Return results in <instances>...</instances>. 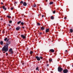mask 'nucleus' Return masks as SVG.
I'll use <instances>...</instances> for the list:
<instances>
[{
  "mask_svg": "<svg viewBox=\"0 0 73 73\" xmlns=\"http://www.w3.org/2000/svg\"><path fill=\"white\" fill-rule=\"evenodd\" d=\"M64 19H65V20H66V17H64Z\"/></svg>",
  "mask_w": 73,
  "mask_h": 73,
  "instance_id": "obj_34",
  "label": "nucleus"
},
{
  "mask_svg": "<svg viewBox=\"0 0 73 73\" xmlns=\"http://www.w3.org/2000/svg\"><path fill=\"white\" fill-rule=\"evenodd\" d=\"M70 33H72L73 32V29H70Z\"/></svg>",
  "mask_w": 73,
  "mask_h": 73,
  "instance_id": "obj_12",
  "label": "nucleus"
},
{
  "mask_svg": "<svg viewBox=\"0 0 73 73\" xmlns=\"http://www.w3.org/2000/svg\"><path fill=\"white\" fill-rule=\"evenodd\" d=\"M60 0H59V1H60Z\"/></svg>",
  "mask_w": 73,
  "mask_h": 73,
  "instance_id": "obj_50",
  "label": "nucleus"
},
{
  "mask_svg": "<svg viewBox=\"0 0 73 73\" xmlns=\"http://www.w3.org/2000/svg\"><path fill=\"white\" fill-rule=\"evenodd\" d=\"M9 30H11V29H9Z\"/></svg>",
  "mask_w": 73,
  "mask_h": 73,
  "instance_id": "obj_46",
  "label": "nucleus"
},
{
  "mask_svg": "<svg viewBox=\"0 0 73 73\" xmlns=\"http://www.w3.org/2000/svg\"><path fill=\"white\" fill-rule=\"evenodd\" d=\"M2 8L3 9H4V10H7V8H5V6H2Z\"/></svg>",
  "mask_w": 73,
  "mask_h": 73,
  "instance_id": "obj_10",
  "label": "nucleus"
},
{
  "mask_svg": "<svg viewBox=\"0 0 73 73\" xmlns=\"http://www.w3.org/2000/svg\"><path fill=\"white\" fill-rule=\"evenodd\" d=\"M6 56H8V54L7 53H6Z\"/></svg>",
  "mask_w": 73,
  "mask_h": 73,
  "instance_id": "obj_33",
  "label": "nucleus"
},
{
  "mask_svg": "<svg viewBox=\"0 0 73 73\" xmlns=\"http://www.w3.org/2000/svg\"><path fill=\"white\" fill-rule=\"evenodd\" d=\"M58 72H62V71L63 70V69L62 68L60 67H59L58 68Z\"/></svg>",
  "mask_w": 73,
  "mask_h": 73,
  "instance_id": "obj_2",
  "label": "nucleus"
},
{
  "mask_svg": "<svg viewBox=\"0 0 73 73\" xmlns=\"http://www.w3.org/2000/svg\"><path fill=\"white\" fill-rule=\"evenodd\" d=\"M22 28H23V29H24V27H23Z\"/></svg>",
  "mask_w": 73,
  "mask_h": 73,
  "instance_id": "obj_42",
  "label": "nucleus"
},
{
  "mask_svg": "<svg viewBox=\"0 0 73 73\" xmlns=\"http://www.w3.org/2000/svg\"><path fill=\"white\" fill-rule=\"evenodd\" d=\"M11 28L10 29L11 30Z\"/></svg>",
  "mask_w": 73,
  "mask_h": 73,
  "instance_id": "obj_48",
  "label": "nucleus"
},
{
  "mask_svg": "<svg viewBox=\"0 0 73 73\" xmlns=\"http://www.w3.org/2000/svg\"><path fill=\"white\" fill-rule=\"evenodd\" d=\"M7 17L8 18H9V19H11V17L10 16H7Z\"/></svg>",
  "mask_w": 73,
  "mask_h": 73,
  "instance_id": "obj_20",
  "label": "nucleus"
},
{
  "mask_svg": "<svg viewBox=\"0 0 73 73\" xmlns=\"http://www.w3.org/2000/svg\"><path fill=\"white\" fill-rule=\"evenodd\" d=\"M36 58L37 61H40V57L37 56L36 57Z\"/></svg>",
  "mask_w": 73,
  "mask_h": 73,
  "instance_id": "obj_6",
  "label": "nucleus"
},
{
  "mask_svg": "<svg viewBox=\"0 0 73 73\" xmlns=\"http://www.w3.org/2000/svg\"><path fill=\"white\" fill-rule=\"evenodd\" d=\"M38 71H39V69L38 70Z\"/></svg>",
  "mask_w": 73,
  "mask_h": 73,
  "instance_id": "obj_47",
  "label": "nucleus"
},
{
  "mask_svg": "<svg viewBox=\"0 0 73 73\" xmlns=\"http://www.w3.org/2000/svg\"><path fill=\"white\" fill-rule=\"evenodd\" d=\"M3 8V7H0V8Z\"/></svg>",
  "mask_w": 73,
  "mask_h": 73,
  "instance_id": "obj_43",
  "label": "nucleus"
},
{
  "mask_svg": "<svg viewBox=\"0 0 73 73\" xmlns=\"http://www.w3.org/2000/svg\"><path fill=\"white\" fill-rule=\"evenodd\" d=\"M21 37H22V38H23V39H25V38H26V36L24 35H21Z\"/></svg>",
  "mask_w": 73,
  "mask_h": 73,
  "instance_id": "obj_5",
  "label": "nucleus"
},
{
  "mask_svg": "<svg viewBox=\"0 0 73 73\" xmlns=\"http://www.w3.org/2000/svg\"><path fill=\"white\" fill-rule=\"evenodd\" d=\"M0 44L1 45H3V41H1L0 42Z\"/></svg>",
  "mask_w": 73,
  "mask_h": 73,
  "instance_id": "obj_13",
  "label": "nucleus"
},
{
  "mask_svg": "<svg viewBox=\"0 0 73 73\" xmlns=\"http://www.w3.org/2000/svg\"><path fill=\"white\" fill-rule=\"evenodd\" d=\"M3 33H5V32H4V31H3Z\"/></svg>",
  "mask_w": 73,
  "mask_h": 73,
  "instance_id": "obj_38",
  "label": "nucleus"
},
{
  "mask_svg": "<svg viewBox=\"0 0 73 73\" xmlns=\"http://www.w3.org/2000/svg\"><path fill=\"white\" fill-rule=\"evenodd\" d=\"M38 67H37L36 68V70H38Z\"/></svg>",
  "mask_w": 73,
  "mask_h": 73,
  "instance_id": "obj_30",
  "label": "nucleus"
},
{
  "mask_svg": "<svg viewBox=\"0 0 73 73\" xmlns=\"http://www.w3.org/2000/svg\"><path fill=\"white\" fill-rule=\"evenodd\" d=\"M11 44V41L7 42V43L3 47L2 49V50L3 53H5L8 50V45Z\"/></svg>",
  "mask_w": 73,
  "mask_h": 73,
  "instance_id": "obj_1",
  "label": "nucleus"
},
{
  "mask_svg": "<svg viewBox=\"0 0 73 73\" xmlns=\"http://www.w3.org/2000/svg\"><path fill=\"white\" fill-rule=\"evenodd\" d=\"M8 25L9 26V27H11V25L10 24H8Z\"/></svg>",
  "mask_w": 73,
  "mask_h": 73,
  "instance_id": "obj_35",
  "label": "nucleus"
},
{
  "mask_svg": "<svg viewBox=\"0 0 73 73\" xmlns=\"http://www.w3.org/2000/svg\"><path fill=\"white\" fill-rule=\"evenodd\" d=\"M65 52H68V50H65Z\"/></svg>",
  "mask_w": 73,
  "mask_h": 73,
  "instance_id": "obj_39",
  "label": "nucleus"
},
{
  "mask_svg": "<svg viewBox=\"0 0 73 73\" xmlns=\"http://www.w3.org/2000/svg\"><path fill=\"white\" fill-rule=\"evenodd\" d=\"M21 24L22 25H24V23L23 22H21Z\"/></svg>",
  "mask_w": 73,
  "mask_h": 73,
  "instance_id": "obj_22",
  "label": "nucleus"
},
{
  "mask_svg": "<svg viewBox=\"0 0 73 73\" xmlns=\"http://www.w3.org/2000/svg\"><path fill=\"white\" fill-rule=\"evenodd\" d=\"M23 4L24 6H27V3L25 2H24Z\"/></svg>",
  "mask_w": 73,
  "mask_h": 73,
  "instance_id": "obj_9",
  "label": "nucleus"
},
{
  "mask_svg": "<svg viewBox=\"0 0 73 73\" xmlns=\"http://www.w3.org/2000/svg\"><path fill=\"white\" fill-rule=\"evenodd\" d=\"M49 62H52V59L49 58Z\"/></svg>",
  "mask_w": 73,
  "mask_h": 73,
  "instance_id": "obj_16",
  "label": "nucleus"
},
{
  "mask_svg": "<svg viewBox=\"0 0 73 73\" xmlns=\"http://www.w3.org/2000/svg\"><path fill=\"white\" fill-rule=\"evenodd\" d=\"M17 2H15V4H17Z\"/></svg>",
  "mask_w": 73,
  "mask_h": 73,
  "instance_id": "obj_36",
  "label": "nucleus"
},
{
  "mask_svg": "<svg viewBox=\"0 0 73 73\" xmlns=\"http://www.w3.org/2000/svg\"><path fill=\"white\" fill-rule=\"evenodd\" d=\"M9 52L11 54H13V51L12 50V48H11L9 49Z\"/></svg>",
  "mask_w": 73,
  "mask_h": 73,
  "instance_id": "obj_3",
  "label": "nucleus"
},
{
  "mask_svg": "<svg viewBox=\"0 0 73 73\" xmlns=\"http://www.w3.org/2000/svg\"><path fill=\"white\" fill-rule=\"evenodd\" d=\"M41 30H44V27H41Z\"/></svg>",
  "mask_w": 73,
  "mask_h": 73,
  "instance_id": "obj_15",
  "label": "nucleus"
},
{
  "mask_svg": "<svg viewBox=\"0 0 73 73\" xmlns=\"http://www.w3.org/2000/svg\"><path fill=\"white\" fill-rule=\"evenodd\" d=\"M7 38L6 37L4 39V40L5 41H7Z\"/></svg>",
  "mask_w": 73,
  "mask_h": 73,
  "instance_id": "obj_19",
  "label": "nucleus"
},
{
  "mask_svg": "<svg viewBox=\"0 0 73 73\" xmlns=\"http://www.w3.org/2000/svg\"><path fill=\"white\" fill-rule=\"evenodd\" d=\"M53 13H54V14L55 13H56V11H53Z\"/></svg>",
  "mask_w": 73,
  "mask_h": 73,
  "instance_id": "obj_25",
  "label": "nucleus"
},
{
  "mask_svg": "<svg viewBox=\"0 0 73 73\" xmlns=\"http://www.w3.org/2000/svg\"><path fill=\"white\" fill-rule=\"evenodd\" d=\"M63 72L64 73H67L68 72V70L67 69L64 70H63Z\"/></svg>",
  "mask_w": 73,
  "mask_h": 73,
  "instance_id": "obj_4",
  "label": "nucleus"
},
{
  "mask_svg": "<svg viewBox=\"0 0 73 73\" xmlns=\"http://www.w3.org/2000/svg\"><path fill=\"white\" fill-rule=\"evenodd\" d=\"M44 17V15H42V17Z\"/></svg>",
  "mask_w": 73,
  "mask_h": 73,
  "instance_id": "obj_37",
  "label": "nucleus"
},
{
  "mask_svg": "<svg viewBox=\"0 0 73 73\" xmlns=\"http://www.w3.org/2000/svg\"><path fill=\"white\" fill-rule=\"evenodd\" d=\"M20 3L21 4H23L24 2H23V1H21L20 2Z\"/></svg>",
  "mask_w": 73,
  "mask_h": 73,
  "instance_id": "obj_21",
  "label": "nucleus"
},
{
  "mask_svg": "<svg viewBox=\"0 0 73 73\" xmlns=\"http://www.w3.org/2000/svg\"><path fill=\"white\" fill-rule=\"evenodd\" d=\"M3 19H2H2H1V20H3Z\"/></svg>",
  "mask_w": 73,
  "mask_h": 73,
  "instance_id": "obj_45",
  "label": "nucleus"
},
{
  "mask_svg": "<svg viewBox=\"0 0 73 73\" xmlns=\"http://www.w3.org/2000/svg\"><path fill=\"white\" fill-rule=\"evenodd\" d=\"M40 59H42L43 58V57H42V56H40Z\"/></svg>",
  "mask_w": 73,
  "mask_h": 73,
  "instance_id": "obj_28",
  "label": "nucleus"
},
{
  "mask_svg": "<svg viewBox=\"0 0 73 73\" xmlns=\"http://www.w3.org/2000/svg\"><path fill=\"white\" fill-rule=\"evenodd\" d=\"M53 4V2H50L49 3V4L50 5H51V4Z\"/></svg>",
  "mask_w": 73,
  "mask_h": 73,
  "instance_id": "obj_17",
  "label": "nucleus"
},
{
  "mask_svg": "<svg viewBox=\"0 0 73 73\" xmlns=\"http://www.w3.org/2000/svg\"><path fill=\"white\" fill-rule=\"evenodd\" d=\"M49 51H50L52 53H54V50H53V49H51L49 50Z\"/></svg>",
  "mask_w": 73,
  "mask_h": 73,
  "instance_id": "obj_8",
  "label": "nucleus"
},
{
  "mask_svg": "<svg viewBox=\"0 0 73 73\" xmlns=\"http://www.w3.org/2000/svg\"><path fill=\"white\" fill-rule=\"evenodd\" d=\"M49 31V29H47L46 30L45 32H48Z\"/></svg>",
  "mask_w": 73,
  "mask_h": 73,
  "instance_id": "obj_11",
  "label": "nucleus"
},
{
  "mask_svg": "<svg viewBox=\"0 0 73 73\" xmlns=\"http://www.w3.org/2000/svg\"><path fill=\"white\" fill-rule=\"evenodd\" d=\"M21 21H19V22H18L17 23V24H20L21 23Z\"/></svg>",
  "mask_w": 73,
  "mask_h": 73,
  "instance_id": "obj_18",
  "label": "nucleus"
},
{
  "mask_svg": "<svg viewBox=\"0 0 73 73\" xmlns=\"http://www.w3.org/2000/svg\"><path fill=\"white\" fill-rule=\"evenodd\" d=\"M9 39H7V41L6 42H8V41H9Z\"/></svg>",
  "mask_w": 73,
  "mask_h": 73,
  "instance_id": "obj_29",
  "label": "nucleus"
},
{
  "mask_svg": "<svg viewBox=\"0 0 73 73\" xmlns=\"http://www.w3.org/2000/svg\"><path fill=\"white\" fill-rule=\"evenodd\" d=\"M47 66H49V64H47Z\"/></svg>",
  "mask_w": 73,
  "mask_h": 73,
  "instance_id": "obj_40",
  "label": "nucleus"
},
{
  "mask_svg": "<svg viewBox=\"0 0 73 73\" xmlns=\"http://www.w3.org/2000/svg\"><path fill=\"white\" fill-rule=\"evenodd\" d=\"M33 52L32 51H31L30 52V54H32V53H33Z\"/></svg>",
  "mask_w": 73,
  "mask_h": 73,
  "instance_id": "obj_24",
  "label": "nucleus"
},
{
  "mask_svg": "<svg viewBox=\"0 0 73 73\" xmlns=\"http://www.w3.org/2000/svg\"><path fill=\"white\" fill-rule=\"evenodd\" d=\"M9 23H12V21H9Z\"/></svg>",
  "mask_w": 73,
  "mask_h": 73,
  "instance_id": "obj_27",
  "label": "nucleus"
},
{
  "mask_svg": "<svg viewBox=\"0 0 73 73\" xmlns=\"http://www.w3.org/2000/svg\"><path fill=\"white\" fill-rule=\"evenodd\" d=\"M1 4H2V5L3 4V2H1Z\"/></svg>",
  "mask_w": 73,
  "mask_h": 73,
  "instance_id": "obj_41",
  "label": "nucleus"
},
{
  "mask_svg": "<svg viewBox=\"0 0 73 73\" xmlns=\"http://www.w3.org/2000/svg\"><path fill=\"white\" fill-rule=\"evenodd\" d=\"M51 20H54V17L53 16H51Z\"/></svg>",
  "mask_w": 73,
  "mask_h": 73,
  "instance_id": "obj_14",
  "label": "nucleus"
},
{
  "mask_svg": "<svg viewBox=\"0 0 73 73\" xmlns=\"http://www.w3.org/2000/svg\"><path fill=\"white\" fill-rule=\"evenodd\" d=\"M0 31H1V30H0Z\"/></svg>",
  "mask_w": 73,
  "mask_h": 73,
  "instance_id": "obj_49",
  "label": "nucleus"
},
{
  "mask_svg": "<svg viewBox=\"0 0 73 73\" xmlns=\"http://www.w3.org/2000/svg\"><path fill=\"white\" fill-rule=\"evenodd\" d=\"M36 5H34V7H36Z\"/></svg>",
  "mask_w": 73,
  "mask_h": 73,
  "instance_id": "obj_31",
  "label": "nucleus"
},
{
  "mask_svg": "<svg viewBox=\"0 0 73 73\" xmlns=\"http://www.w3.org/2000/svg\"><path fill=\"white\" fill-rule=\"evenodd\" d=\"M46 1L47 2V1H48V0H46Z\"/></svg>",
  "mask_w": 73,
  "mask_h": 73,
  "instance_id": "obj_44",
  "label": "nucleus"
},
{
  "mask_svg": "<svg viewBox=\"0 0 73 73\" xmlns=\"http://www.w3.org/2000/svg\"><path fill=\"white\" fill-rule=\"evenodd\" d=\"M37 25H40V24L39 23H37Z\"/></svg>",
  "mask_w": 73,
  "mask_h": 73,
  "instance_id": "obj_26",
  "label": "nucleus"
},
{
  "mask_svg": "<svg viewBox=\"0 0 73 73\" xmlns=\"http://www.w3.org/2000/svg\"><path fill=\"white\" fill-rule=\"evenodd\" d=\"M16 29L17 31H19V30H20V27L18 26L16 28Z\"/></svg>",
  "mask_w": 73,
  "mask_h": 73,
  "instance_id": "obj_7",
  "label": "nucleus"
},
{
  "mask_svg": "<svg viewBox=\"0 0 73 73\" xmlns=\"http://www.w3.org/2000/svg\"><path fill=\"white\" fill-rule=\"evenodd\" d=\"M10 9H11V10H13V7H11L10 8Z\"/></svg>",
  "mask_w": 73,
  "mask_h": 73,
  "instance_id": "obj_23",
  "label": "nucleus"
},
{
  "mask_svg": "<svg viewBox=\"0 0 73 73\" xmlns=\"http://www.w3.org/2000/svg\"><path fill=\"white\" fill-rule=\"evenodd\" d=\"M42 33H39V35H42Z\"/></svg>",
  "mask_w": 73,
  "mask_h": 73,
  "instance_id": "obj_32",
  "label": "nucleus"
}]
</instances>
